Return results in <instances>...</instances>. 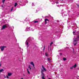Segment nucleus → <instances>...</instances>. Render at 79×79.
<instances>
[{
	"mask_svg": "<svg viewBox=\"0 0 79 79\" xmlns=\"http://www.w3.org/2000/svg\"><path fill=\"white\" fill-rule=\"evenodd\" d=\"M56 3H58V2H56Z\"/></svg>",
	"mask_w": 79,
	"mask_h": 79,
	"instance_id": "cd10ccee",
	"label": "nucleus"
},
{
	"mask_svg": "<svg viewBox=\"0 0 79 79\" xmlns=\"http://www.w3.org/2000/svg\"><path fill=\"white\" fill-rule=\"evenodd\" d=\"M27 70L28 74H30V72H29V69H27Z\"/></svg>",
	"mask_w": 79,
	"mask_h": 79,
	"instance_id": "ddd939ff",
	"label": "nucleus"
},
{
	"mask_svg": "<svg viewBox=\"0 0 79 79\" xmlns=\"http://www.w3.org/2000/svg\"><path fill=\"white\" fill-rule=\"evenodd\" d=\"M45 46H44V49H43V50H44V49H45Z\"/></svg>",
	"mask_w": 79,
	"mask_h": 79,
	"instance_id": "a878e982",
	"label": "nucleus"
},
{
	"mask_svg": "<svg viewBox=\"0 0 79 79\" xmlns=\"http://www.w3.org/2000/svg\"><path fill=\"white\" fill-rule=\"evenodd\" d=\"M50 58H48V61H50Z\"/></svg>",
	"mask_w": 79,
	"mask_h": 79,
	"instance_id": "dca6fc26",
	"label": "nucleus"
},
{
	"mask_svg": "<svg viewBox=\"0 0 79 79\" xmlns=\"http://www.w3.org/2000/svg\"><path fill=\"white\" fill-rule=\"evenodd\" d=\"M60 55H62V53H60Z\"/></svg>",
	"mask_w": 79,
	"mask_h": 79,
	"instance_id": "393cba45",
	"label": "nucleus"
},
{
	"mask_svg": "<svg viewBox=\"0 0 79 79\" xmlns=\"http://www.w3.org/2000/svg\"><path fill=\"white\" fill-rule=\"evenodd\" d=\"M28 68H29L30 70H31V65H29V66L28 67Z\"/></svg>",
	"mask_w": 79,
	"mask_h": 79,
	"instance_id": "2eb2a0df",
	"label": "nucleus"
},
{
	"mask_svg": "<svg viewBox=\"0 0 79 79\" xmlns=\"http://www.w3.org/2000/svg\"><path fill=\"white\" fill-rule=\"evenodd\" d=\"M41 76H42V79H45V77H45V74L44 73V71H43V70H42V71Z\"/></svg>",
	"mask_w": 79,
	"mask_h": 79,
	"instance_id": "f257e3e1",
	"label": "nucleus"
},
{
	"mask_svg": "<svg viewBox=\"0 0 79 79\" xmlns=\"http://www.w3.org/2000/svg\"><path fill=\"white\" fill-rule=\"evenodd\" d=\"M1 64H0V67H1Z\"/></svg>",
	"mask_w": 79,
	"mask_h": 79,
	"instance_id": "bb28decb",
	"label": "nucleus"
},
{
	"mask_svg": "<svg viewBox=\"0 0 79 79\" xmlns=\"http://www.w3.org/2000/svg\"><path fill=\"white\" fill-rule=\"evenodd\" d=\"M30 64H31V65H32L33 66L34 68L35 67V65H34V62H31L30 63Z\"/></svg>",
	"mask_w": 79,
	"mask_h": 79,
	"instance_id": "423d86ee",
	"label": "nucleus"
},
{
	"mask_svg": "<svg viewBox=\"0 0 79 79\" xmlns=\"http://www.w3.org/2000/svg\"><path fill=\"white\" fill-rule=\"evenodd\" d=\"M34 23H38V21H35L34 22Z\"/></svg>",
	"mask_w": 79,
	"mask_h": 79,
	"instance_id": "6ab92c4d",
	"label": "nucleus"
},
{
	"mask_svg": "<svg viewBox=\"0 0 79 79\" xmlns=\"http://www.w3.org/2000/svg\"><path fill=\"white\" fill-rule=\"evenodd\" d=\"M48 79H51L50 78H49Z\"/></svg>",
	"mask_w": 79,
	"mask_h": 79,
	"instance_id": "c756f323",
	"label": "nucleus"
},
{
	"mask_svg": "<svg viewBox=\"0 0 79 79\" xmlns=\"http://www.w3.org/2000/svg\"><path fill=\"white\" fill-rule=\"evenodd\" d=\"M12 73H8L7 75L8 76H11L12 75Z\"/></svg>",
	"mask_w": 79,
	"mask_h": 79,
	"instance_id": "6e6552de",
	"label": "nucleus"
},
{
	"mask_svg": "<svg viewBox=\"0 0 79 79\" xmlns=\"http://www.w3.org/2000/svg\"><path fill=\"white\" fill-rule=\"evenodd\" d=\"M63 60L64 61H66V58H64Z\"/></svg>",
	"mask_w": 79,
	"mask_h": 79,
	"instance_id": "f3484780",
	"label": "nucleus"
},
{
	"mask_svg": "<svg viewBox=\"0 0 79 79\" xmlns=\"http://www.w3.org/2000/svg\"><path fill=\"white\" fill-rule=\"evenodd\" d=\"M34 3H32V5L33 6H34Z\"/></svg>",
	"mask_w": 79,
	"mask_h": 79,
	"instance_id": "b1692460",
	"label": "nucleus"
},
{
	"mask_svg": "<svg viewBox=\"0 0 79 79\" xmlns=\"http://www.w3.org/2000/svg\"><path fill=\"white\" fill-rule=\"evenodd\" d=\"M5 0H2V3H4V2H5Z\"/></svg>",
	"mask_w": 79,
	"mask_h": 79,
	"instance_id": "aec40b11",
	"label": "nucleus"
},
{
	"mask_svg": "<svg viewBox=\"0 0 79 79\" xmlns=\"http://www.w3.org/2000/svg\"><path fill=\"white\" fill-rule=\"evenodd\" d=\"M17 5H18V3H17V2H16L15 3V7H16V6Z\"/></svg>",
	"mask_w": 79,
	"mask_h": 79,
	"instance_id": "9b49d317",
	"label": "nucleus"
},
{
	"mask_svg": "<svg viewBox=\"0 0 79 79\" xmlns=\"http://www.w3.org/2000/svg\"><path fill=\"white\" fill-rule=\"evenodd\" d=\"M53 42H52L51 43V44H50V45H51V46H52V44H53Z\"/></svg>",
	"mask_w": 79,
	"mask_h": 79,
	"instance_id": "4be33fe9",
	"label": "nucleus"
},
{
	"mask_svg": "<svg viewBox=\"0 0 79 79\" xmlns=\"http://www.w3.org/2000/svg\"><path fill=\"white\" fill-rule=\"evenodd\" d=\"M45 55L46 56H48V53H45Z\"/></svg>",
	"mask_w": 79,
	"mask_h": 79,
	"instance_id": "4468645a",
	"label": "nucleus"
},
{
	"mask_svg": "<svg viewBox=\"0 0 79 79\" xmlns=\"http://www.w3.org/2000/svg\"><path fill=\"white\" fill-rule=\"evenodd\" d=\"M48 21V19H45V24H46L47 23V21Z\"/></svg>",
	"mask_w": 79,
	"mask_h": 79,
	"instance_id": "1a4fd4ad",
	"label": "nucleus"
},
{
	"mask_svg": "<svg viewBox=\"0 0 79 79\" xmlns=\"http://www.w3.org/2000/svg\"><path fill=\"white\" fill-rule=\"evenodd\" d=\"M73 34L74 35H75V32H74V31H73Z\"/></svg>",
	"mask_w": 79,
	"mask_h": 79,
	"instance_id": "5701e85b",
	"label": "nucleus"
},
{
	"mask_svg": "<svg viewBox=\"0 0 79 79\" xmlns=\"http://www.w3.org/2000/svg\"><path fill=\"white\" fill-rule=\"evenodd\" d=\"M5 77H6V76H5Z\"/></svg>",
	"mask_w": 79,
	"mask_h": 79,
	"instance_id": "2f4dec72",
	"label": "nucleus"
},
{
	"mask_svg": "<svg viewBox=\"0 0 79 79\" xmlns=\"http://www.w3.org/2000/svg\"><path fill=\"white\" fill-rule=\"evenodd\" d=\"M42 68H43V69H41V73H42V71H43V73L44 71H47V70H46V69L44 67V66L42 65Z\"/></svg>",
	"mask_w": 79,
	"mask_h": 79,
	"instance_id": "7ed1b4c3",
	"label": "nucleus"
},
{
	"mask_svg": "<svg viewBox=\"0 0 79 79\" xmlns=\"http://www.w3.org/2000/svg\"><path fill=\"white\" fill-rule=\"evenodd\" d=\"M6 27H7L6 25H4L2 26V29H5Z\"/></svg>",
	"mask_w": 79,
	"mask_h": 79,
	"instance_id": "0eeeda50",
	"label": "nucleus"
},
{
	"mask_svg": "<svg viewBox=\"0 0 79 79\" xmlns=\"http://www.w3.org/2000/svg\"><path fill=\"white\" fill-rule=\"evenodd\" d=\"M77 66V64H75L73 65V66H72L70 68V69H73V68H76V67Z\"/></svg>",
	"mask_w": 79,
	"mask_h": 79,
	"instance_id": "20e7f679",
	"label": "nucleus"
},
{
	"mask_svg": "<svg viewBox=\"0 0 79 79\" xmlns=\"http://www.w3.org/2000/svg\"><path fill=\"white\" fill-rule=\"evenodd\" d=\"M26 45H27V47H29V46H28V42H27V41L26 42Z\"/></svg>",
	"mask_w": 79,
	"mask_h": 79,
	"instance_id": "f8f14e48",
	"label": "nucleus"
},
{
	"mask_svg": "<svg viewBox=\"0 0 79 79\" xmlns=\"http://www.w3.org/2000/svg\"><path fill=\"white\" fill-rule=\"evenodd\" d=\"M78 38H79V36H78Z\"/></svg>",
	"mask_w": 79,
	"mask_h": 79,
	"instance_id": "7c9ffc66",
	"label": "nucleus"
},
{
	"mask_svg": "<svg viewBox=\"0 0 79 79\" xmlns=\"http://www.w3.org/2000/svg\"><path fill=\"white\" fill-rule=\"evenodd\" d=\"M6 78H7V79H9V76H6Z\"/></svg>",
	"mask_w": 79,
	"mask_h": 79,
	"instance_id": "a211bd4d",
	"label": "nucleus"
},
{
	"mask_svg": "<svg viewBox=\"0 0 79 79\" xmlns=\"http://www.w3.org/2000/svg\"><path fill=\"white\" fill-rule=\"evenodd\" d=\"M77 5V6H79V5Z\"/></svg>",
	"mask_w": 79,
	"mask_h": 79,
	"instance_id": "c85d7f7f",
	"label": "nucleus"
},
{
	"mask_svg": "<svg viewBox=\"0 0 79 79\" xmlns=\"http://www.w3.org/2000/svg\"><path fill=\"white\" fill-rule=\"evenodd\" d=\"M4 48H6V46H1L0 47V48L1 49V51H3L4 50Z\"/></svg>",
	"mask_w": 79,
	"mask_h": 79,
	"instance_id": "39448f33",
	"label": "nucleus"
},
{
	"mask_svg": "<svg viewBox=\"0 0 79 79\" xmlns=\"http://www.w3.org/2000/svg\"><path fill=\"white\" fill-rule=\"evenodd\" d=\"M3 71H4V70L3 69H0V73H2V72H3Z\"/></svg>",
	"mask_w": 79,
	"mask_h": 79,
	"instance_id": "9d476101",
	"label": "nucleus"
},
{
	"mask_svg": "<svg viewBox=\"0 0 79 79\" xmlns=\"http://www.w3.org/2000/svg\"><path fill=\"white\" fill-rule=\"evenodd\" d=\"M78 39H75L74 40L73 44H74V45H76L77 44V41H78Z\"/></svg>",
	"mask_w": 79,
	"mask_h": 79,
	"instance_id": "f03ea898",
	"label": "nucleus"
},
{
	"mask_svg": "<svg viewBox=\"0 0 79 79\" xmlns=\"http://www.w3.org/2000/svg\"><path fill=\"white\" fill-rule=\"evenodd\" d=\"M13 7H12V8L11 9V11H13Z\"/></svg>",
	"mask_w": 79,
	"mask_h": 79,
	"instance_id": "412c9836",
	"label": "nucleus"
}]
</instances>
